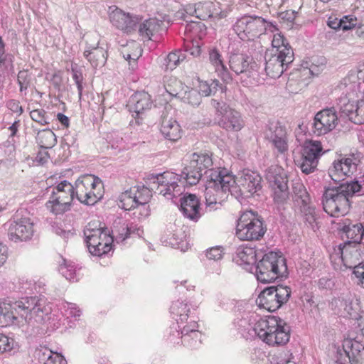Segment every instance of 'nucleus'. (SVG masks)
I'll use <instances>...</instances> for the list:
<instances>
[{
	"instance_id": "nucleus-36",
	"label": "nucleus",
	"mask_w": 364,
	"mask_h": 364,
	"mask_svg": "<svg viewBox=\"0 0 364 364\" xmlns=\"http://www.w3.org/2000/svg\"><path fill=\"white\" fill-rule=\"evenodd\" d=\"M270 50H277V53L284 55V57H287V60H289L290 58L294 56L291 48L280 33L273 35L272 48Z\"/></svg>"
},
{
	"instance_id": "nucleus-51",
	"label": "nucleus",
	"mask_w": 364,
	"mask_h": 364,
	"mask_svg": "<svg viewBox=\"0 0 364 364\" xmlns=\"http://www.w3.org/2000/svg\"><path fill=\"white\" fill-rule=\"evenodd\" d=\"M43 355L47 357L44 364H67L66 360L62 355L53 353L47 348H45Z\"/></svg>"
},
{
	"instance_id": "nucleus-38",
	"label": "nucleus",
	"mask_w": 364,
	"mask_h": 364,
	"mask_svg": "<svg viewBox=\"0 0 364 364\" xmlns=\"http://www.w3.org/2000/svg\"><path fill=\"white\" fill-rule=\"evenodd\" d=\"M186 85L173 76H166L164 80V89L171 97L178 98L185 88Z\"/></svg>"
},
{
	"instance_id": "nucleus-40",
	"label": "nucleus",
	"mask_w": 364,
	"mask_h": 364,
	"mask_svg": "<svg viewBox=\"0 0 364 364\" xmlns=\"http://www.w3.org/2000/svg\"><path fill=\"white\" fill-rule=\"evenodd\" d=\"M71 204L51 195L49 200L46 203V208L51 213L58 215L70 210Z\"/></svg>"
},
{
	"instance_id": "nucleus-14",
	"label": "nucleus",
	"mask_w": 364,
	"mask_h": 364,
	"mask_svg": "<svg viewBox=\"0 0 364 364\" xmlns=\"http://www.w3.org/2000/svg\"><path fill=\"white\" fill-rule=\"evenodd\" d=\"M343 91V94L346 95V98L340 99V110L346 114L349 120L352 122L361 124L364 123V100H358L355 103L350 101L354 97L357 96V92H353L348 90L350 93L351 97L346 92V89L341 90Z\"/></svg>"
},
{
	"instance_id": "nucleus-17",
	"label": "nucleus",
	"mask_w": 364,
	"mask_h": 364,
	"mask_svg": "<svg viewBox=\"0 0 364 364\" xmlns=\"http://www.w3.org/2000/svg\"><path fill=\"white\" fill-rule=\"evenodd\" d=\"M265 72L272 78L281 76L289 64L294 60V56L287 60V57L277 53V50H267L265 53Z\"/></svg>"
},
{
	"instance_id": "nucleus-19",
	"label": "nucleus",
	"mask_w": 364,
	"mask_h": 364,
	"mask_svg": "<svg viewBox=\"0 0 364 364\" xmlns=\"http://www.w3.org/2000/svg\"><path fill=\"white\" fill-rule=\"evenodd\" d=\"M267 178L274 191V200L277 203L284 202L289 196L286 174L280 168H275L274 172H268Z\"/></svg>"
},
{
	"instance_id": "nucleus-44",
	"label": "nucleus",
	"mask_w": 364,
	"mask_h": 364,
	"mask_svg": "<svg viewBox=\"0 0 364 364\" xmlns=\"http://www.w3.org/2000/svg\"><path fill=\"white\" fill-rule=\"evenodd\" d=\"M135 198L136 192H134V188L127 190L119 196V206L127 210L135 208H136Z\"/></svg>"
},
{
	"instance_id": "nucleus-60",
	"label": "nucleus",
	"mask_w": 364,
	"mask_h": 364,
	"mask_svg": "<svg viewBox=\"0 0 364 364\" xmlns=\"http://www.w3.org/2000/svg\"><path fill=\"white\" fill-rule=\"evenodd\" d=\"M12 341L10 338L0 333V352L9 350L12 348Z\"/></svg>"
},
{
	"instance_id": "nucleus-37",
	"label": "nucleus",
	"mask_w": 364,
	"mask_h": 364,
	"mask_svg": "<svg viewBox=\"0 0 364 364\" xmlns=\"http://www.w3.org/2000/svg\"><path fill=\"white\" fill-rule=\"evenodd\" d=\"M122 53L123 58L129 61L132 69L134 70L136 61L141 55L142 50L138 43L132 41L122 50Z\"/></svg>"
},
{
	"instance_id": "nucleus-52",
	"label": "nucleus",
	"mask_w": 364,
	"mask_h": 364,
	"mask_svg": "<svg viewBox=\"0 0 364 364\" xmlns=\"http://www.w3.org/2000/svg\"><path fill=\"white\" fill-rule=\"evenodd\" d=\"M198 93H200V96H209L213 92L214 89L216 88L217 86L219 85V81L217 80H214L212 81L211 84H209L206 81L198 80Z\"/></svg>"
},
{
	"instance_id": "nucleus-39",
	"label": "nucleus",
	"mask_w": 364,
	"mask_h": 364,
	"mask_svg": "<svg viewBox=\"0 0 364 364\" xmlns=\"http://www.w3.org/2000/svg\"><path fill=\"white\" fill-rule=\"evenodd\" d=\"M181 333L182 342L191 348H196L200 343L201 333L196 329L185 326Z\"/></svg>"
},
{
	"instance_id": "nucleus-20",
	"label": "nucleus",
	"mask_w": 364,
	"mask_h": 364,
	"mask_svg": "<svg viewBox=\"0 0 364 364\" xmlns=\"http://www.w3.org/2000/svg\"><path fill=\"white\" fill-rule=\"evenodd\" d=\"M357 164L354 159L341 158L336 160L328 168V176L334 182L340 183L346 176H350L355 172Z\"/></svg>"
},
{
	"instance_id": "nucleus-29",
	"label": "nucleus",
	"mask_w": 364,
	"mask_h": 364,
	"mask_svg": "<svg viewBox=\"0 0 364 364\" xmlns=\"http://www.w3.org/2000/svg\"><path fill=\"white\" fill-rule=\"evenodd\" d=\"M340 230L345 235L348 240L345 243H360L364 235V228L362 224H351L349 220H346Z\"/></svg>"
},
{
	"instance_id": "nucleus-42",
	"label": "nucleus",
	"mask_w": 364,
	"mask_h": 364,
	"mask_svg": "<svg viewBox=\"0 0 364 364\" xmlns=\"http://www.w3.org/2000/svg\"><path fill=\"white\" fill-rule=\"evenodd\" d=\"M190 163L195 166L201 172L210 167L213 164L212 159L207 153H194L191 155Z\"/></svg>"
},
{
	"instance_id": "nucleus-61",
	"label": "nucleus",
	"mask_w": 364,
	"mask_h": 364,
	"mask_svg": "<svg viewBox=\"0 0 364 364\" xmlns=\"http://www.w3.org/2000/svg\"><path fill=\"white\" fill-rule=\"evenodd\" d=\"M72 77L75 82H80L83 81V76L81 70L78 69L76 64H72L71 65Z\"/></svg>"
},
{
	"instance_id": "nucleus-43",
	"label": "nucleus",
	"mask_w": 364,
	"mask_h": 364,
	"mask_svg": "<svg viewBox=\"0 0 364 364\" xmlns=\"http://www.w3.org/2000/svg\"><path fill=\"white\" fill-rule=\"evenodd\" d=\"M178 99L192 106H198L201 102V96L198 90L186 85Z\"/></svg>"
},
{
	"instance_id": "nucleus-63",
	"label": "nucleus",
	"mask_w": 364,
	"mask_h": 364,
	"mask_svg": "<svg viewBox=\"0 0 364 364\" xmlns=\"http://www.w3.org/2000/svg\"><path fill=\"white\" fill-rule=\"evenodd\" d=\"M7 107L13 112L16 113L18 114H21L23 112L22 107L20 105L19 102L16 100H10L9 102H8Z\"/></svg>"
},
{
	"instance_id": "nucleus-13",
	"label": "nucleus",
	"mask_w": 364,
	"mask_h": 364,
	"mask_svg": "<svg viewBox=\"0 0 364 364\" xmlns=\"http://www.w3.org/2000/svg\"><path fill=\"white\" fill-rule=\"evenodd\" d=\"M262 178L250 171H243L240 178L231 184V195L235 198H249L257 193L262 188Z\"/></svg>"
},
{
	"instance_id": "nucleus-22",
	"label": "nucleus",
	"mask_w": 364,
	"mask_h": 364,
	"mask_svg": "<svg viewBox=\"0 0 364 364\" xmlns=\"http://www.w3.org/2000/svg\"><path fill=\"white\" fill-rule=\"evenodd\" d=\"M230 68L237 75L246 73L250 75L257 70V64L252 58L243 53H232L229 58Z\"/></svg>"
},
{
	"instance_id": "nucleus-6",
	"label": "nucleus",
	"mask_w": 364,
	"mask_h": 364,
	"mask_svg": "<svg viewBox=\"0 0 364 364\" xmlns=\"http://www.w3.org/2000/svg\"><path fill=\"white\" fill-rule=\"evenodd\" d=\"M287 274L286 259L279 253L270 252L265 254L257 264V278L262 283L274 282Z\"/></svg>"
},
{
	"instance_id": "nucleus-11",
	"label": "nucleus",
	"mask_w": 364,
	"mask_h": 364,
	"mask_svg": "<svg viewBox=\"0 0 364 364\" xmlns=\"http://www.w3.org/2000/svg\"><path fill=\"white\" fill-rule=\"evenodd\" d=\"M291 293V289L287 286H272L259 294L256 303L261 309L274 311L289 301Z\"/></svg>"
},
{
	"instance_id": "nucleus-45",
	"label": "nucleus",
	"mask_w": 364,
	"mask_h": 364,
	"mask_svg": "<svg viewBox=\"0 0 364 364\" xmlns=\"http://www.w3.org/2000/svg\"><path fill=\"white\" fill-rule=\"evenodd\" d=\"M237 257L241 263L252 264L256 262V251L250 247H240L237 250Z\"/></svg>"
},
{
	"instance_id": "nucleus-57",
	"label": "nucleus",
	"mask_w": 364,
	"mask_h": 364,
	"mask_svg": "<svg viewBox=\"0 0 364 364\" xmlns=\"http://www.w3.org/2000/svg\"><path fill=\"white\" fill-rule=\"evenodd\" d=\"M180 50L170 53L166 59L167 69L173 70L179 64Z\"/></svg>"
},
{
	"instance_id": "nucleus-28",
	"label": "nucleus",
	"mask_w": 364,
	"mask_h": 364,
	"mask_svg": "<svg viewBox=\"0 0 364 364\" xmlns=\"http://www.w3.org/2000/svg\"><path fill=\"white\" fill-rule=\"evenodd\" d=\"M213 6V3L210 1L198 2L195 4L187 5L185 8V11L190 16L205 21L212 16Z\"/></svg>"
},
{
	"instance_id": "nucleus-18",
	"label": "nucleus",
	"mask_w": 364,
	"mask_h": 364,
	"mask_svg": "<svg viewBox=\"0 0 364 364\" xmlns=\"http://www.w3.org/2000/svg\"><path fill=\"white\" fill-rule=\"evenodd\" d=\"M33 233V223L26 217L11 222L8 228L9 239L14 242L29 240Z\"/></svg>"
},
{
	"instance_id": "nucleus-8",
	"label": "nucleus",
	"mask_w": 364,
	"mask_h": 364,
	"mask_svg": "<svg viewBox=\"0 0 364 364\" xmlns=\"http://www.w3.org/2000/svg\"><path fill=\"white\" fill-rule=\"evenodd\" d=\"M267 29L272 32L277 30L272 23L256 16H242L233 25L235 33L242 41L254 40L264 33Z\"/></svg>"
},
{
	"instance_id": "nucleus-56",
	"label": "nucleus",
	"mask_w": 364,
	"mask_h": 364,
	"mask_svg": "<svg viewBox=\"0 0 364 364\" xmlns=\"http://www.w3.org/2000/svg\"><path fill=\"white\" fill-rule=\"evenodd\" d=\"M31 119L41 125L48 124V117L46 116L45 110L37 109L30 112Z\"/></svg>"
},
{
	"instance_id": "nucleus-53",
	"label": "nucleus",
	"mask_w": 364,
	"mask_h": 364,
	"mask_svg": "<svg viewBox=\"0 0 364 364\" xmlns=\"http://www.w3.org/2000/svg\"><path fill=\"white\" fill-rule=\"evenodd\" d=\"M346 183L348 184L350 193H351L352 196L355 194H358V196L364 195V173L355 181Z\"/></svg>"
},
{
	"instance_id": "nucleus-62",
	"label": "nucleus",
	"mask_w": 364,
	"mask_h": 364,
	"mask_svg": "<svg viewBox=\"0 0 364 364\" xmlns=\"http://www.w3.org/2000/svg\"><path fill=\"white\" fill-rule=\"evenodd\" d=\"M9 257L7 246L0 242V267L4 264Z\"/></svg>"
},
{
	"instance_id": "nucleus-16",
	"label": "nucleus",
	"mask_w": 364,
	"mask_h": 364,
	"mask_svg": "<svg viewBox=\"0 0 364 364\" xmlns=\"http://www.w3.org/2000/svg\"><path fill=\"white\" fill-rule=\"evenodd\" d=\"M338 123V117L334 108H326L318 112L314 118L313 132L325 135L333 131Z\"/></svg>"
},
{
	"instance_id": "nucleus-31",
	"label": "nucleus",
	"mask_w": 364,
	"mask_h": 364,
	"mask_svg": "<svg viewBox=\"0 0 364 364\" xmlns=\"http://www.w3.org/2000/svg\"><path fill=\"white\" fill-rule=\"evenodd\" d=\"M73 188V185L65 180L53 188L51 195L67 203H72L75 197Z\"/></svg>"
},
{
	"instance_id": "nucleus-2",
	"label": "nucleus",
	"mask_w": 364,
	"mask_h": 364,
	"mask_svg": "<svg viewBox=\"0 0 364 364\" xmlns=\"http://www.w3.org/2000/svg\"><path fill=\"white\" fill-rule=\"evenodd\" d=\"M131 232V228L128 224L118 219L114 222L112 235L102 228H97L95 223H90L86 226L84 235L90 252L100 257L110 251L114 238L118 242H123Z\"/></svg>"
},
{
	"instance_id": "nucleus-59",
	"label": "nucleus",
	"mask_w": 364,
	"mask_h": 364,
	"mask_svg": "<svg viewBox=\"0 0 364 364\" xmlns=\"http://www.w3.org/2000/svg\"><path fill=\"white\" fill-rule=\"evenodd\" d=\"M18 82L20 90L22 92L28 88L30 84V77L27 71H20L18 74Z\"/></svg>"
},
{
	"instance_id": "nucleus-4",
	"label": "nucleus",
	"mask_w": 364,
	"mask_h": 364,
	"mask_svg": "<svg viewBox=\"0 0 364 364\" xmlns=\"http://www.w3.org/2000/svg\"><path fill=\"white\" fill-rule=\"evenodd\" d=\"M255 334L269 346H283L290 338L289 327L277 316L261 318L253 327Z\"/></svg>"
},
{
	"instance_id": "nucleus-26",
	"label": "nucleus",
	"mask_w": 364,
	"mask_h": 364,
	"mask_svg": "<svg viewBox=\"0 0 364 364\" xmlns=\"http://www.w3.org/2000/svg\"><path fill=\"white\" fill-rule=\"evenodd\" d=\"M96 45L95 46V45L87 43V49L84 52L85 58L89 61L93 68L103 67L107 58L106 49L98 46V42Z\"/></svg>"
},
{
	"instance_id": "nucleus-21",
	"label": "nucleus",
	"mask_w": 364,
	"mask_h": 364,
	"mask_svg": "<svg viewBox=\"0 0 364 364\" xmlns=\"http://www.w3.org/2000/svg\"><path fill=\"white\" fill-rule=\"evenodd\" d=\"M109 16L112 25L125 33L132 32L139 21L136 16H131L117 7H109Z\"/></svg>"
},
{
	"instance_id": "nucleus-27",
	"label": "nucleus",
	"mask_w": 364,
	"mask_h": 364,
	"mask_svg": "<svg viewBox=\"0 0 364 364\" xmlns=\"http://www.w3.org/2000/svg\"><path fill=\"white\" fill-rule=\"evenodd\" d=\"M181 210L187 218L198 220L200 217V203L194 194H188L181 199Z\"/></svg>"
},
{
	"instance_id": "nucleus-12",
	"label": "nucleus",
	"mask_w": 364,
	"mask_h": 364,
	"mask_svg": "<svg viewBox=\"0 0 364 364\" xmlns=\"http://www.w3.org/2000/svg\"><path fill=\"white\" fill-rule=\"evenodd\" d=\"M211 105L215 109L218 119V125L228 132H238L245 125L240 114L230 108L225 102L211 100Z\"/></svg>"
},
{
	"instance_id": "nucleus-49",
	"label": "nucleus",
	"mask_w": 364,
	"mask_h": 364,
	"mask_svg": "<svg viewBox=\"0 0 364 364\" xmlns=\"http://www.w3.org/2000/svg\"><path fill=\"white\" fill-rule=\"evenodd\" d=\"M294 198L296 201L301 200V205L309 203L310 197L304 185L301 183H296L293 186Z\"/></svg>"
},
{
	"instance_id": "nucleus-47",
	"label": "nucleus",
	"mask_w": 364,
	"mask_h": 364,
	"mask_svg": "<svg viewBox=\"0 0 364 364\" xmlns=\"http://www.w3.org/2000/svg\"><path fill=\"white\" fill-rule=\"evenodd\" d=\"M59 272L66 278V279L71 282H76L78 279L79 273L76 270V267L71 262L63 261L59 266Z\"/></svg>"
},
{
	"instance_id": "nucleus-3",
	"label": "nucleus",
	"mask_w": 364,
	"mask_h": 364,
	"mask_svg": "<svg viewBox=\"0 0 364 364\" xmlns=\"http://www.w3.org/2000/svg\"><path fill=\"white\" fill-rule=\"evenodd\" d=\"M204 174L207 178L204 193L207 208L209 210H216L228 193H231V184L235 183V177L225 168L209 169L204 171Z\"/></svg>"
},
{
	"instance_id": "nucleus-7",
	"label": "nucleus",
	"mask_w": 364,
	"mask_h": 364,
	"mask_svg": "<svg viewBox=\"0 0 364 364\" xmlns=\"http://www.w3.org/2000/svg\"><path fill=\"white\" fill-rule=\"evenodd\" d=\"M76 198L86 205H94L104 194L102 181L92 174L80 176L73 185Z\"/></svg>"
},
{
	"instance_id": "nucleus-32",
	"label": "nucleus",
	"mask_w": 364,
	"mask_h": 364,
	"mask_svg": "<svg viewBox=\"0 0 364 364\" xmlns=\"http://www.w3.org/2000/svg\"><path fill=\"white\" fill-rule=\"evenodd\" d=\"M209 62L219 77L225 81L230 80L228 70L223 63L222 55L217 50L213 49L209 52Z\"/></svg>"
},
{
	"instance_id": "nucleus-50",
	"label": "nucleus",
	"mask_w": 364,
	"mask_h": 364,
	"mask_svg": "<svg viewBox=\"0 0 364 364\" xmlns=\"http://www.w3.org/2000/svg\"><path fill=\"white\" fill-rule=\"evenodd\" d=\"M301 212L304 214L305 221L314 227V224L316 223L317 215L314 207L309 203L303 204L301 205Z\"/></svg>"
},
{
	"instance_id": "nucleus-64",
	"label": "nucleus",
	"mask_w": 364,
	"mask_h": 364,
	"mask_svg": "<svg viewBox=\"0 0 364 364\" xmlns=\"http://www.w3.org/2000/svg\"><path fill=\"white\" fill-rule=\"evenodd\" d=\"M355 277L358 279L360 284L364 288V266L357 268Z\"/></svg>"
},
{
	"instance_id": "nucleus-58",
	"label": "nucleus",
	"mask_w": 364,
	"mask_h": 364,
	"mask_svg": "<svg viewBox=\"0 0 364 364\" xmlns=\"http://www.w3.org/2000/svg\"><path fill=\"white\" fill-rule=\"evenodd\" d=\"M223 256V250L221 247H214L207 250L206 257L209 259L215 261L222 259Z\"/></svg>"
},
{
	"instance_id": "nucleus-41",
	"label": "nucleus",
	"mask_w": 364,
	"mask_h": 364,
	"mask_svg": "<svg viewBox=\"0 0 364 364\" xmlns=\"http://www.w3.org/2000/svg\"><path fill=\"white\" fill-rule=\"evenodd\" d=\"M36 139L40 146L45 149L53 147L57 142L55 134L49 129L38 132Z\"/></svg>"
},
{
	"instance_id": "nucleus-35",
	"label": "nucleus",
	"mask_w": 364,
	"mask_h": 364,
	"mask_svg": "<svg viewBox=\"0 0 364 364\" xmlns=\"http://www.w3.org/2000/svg\"><path fill=\"white\" fill-rule=\"evenodd\" d=\"M323 153L322 144L319 141L306 140L301 146V154L307 156L318 161Z\"/></svg>"
},
{
	"instance_id": "nucleus-55",
	"label": "nucleus",
	"mask_w": 364,
	"mask_h": 364,
	"mask_svg": "<svg viewBox=\"0 0 364 364\" xmlns=\"http://www.w3.org/2000/svg\"><path fill=\"white\" fill-rule=\"evenodd\" d=\"M342 20V30L348 31L356 28L358 25V20L353 15H346L341 18Z\"/></svg>"
},
{
	"instance_id": "nucleus-54",
	"label": "nucleus",
	"mask_w": 364,
	"mask_h": 364,
	"mask_svg": "<svg viewBox=\"0 0 364 364\" xmlns=\"http://www.w3.org/2000/svg\"><path fill=\"white\" fill-rule=\"evenodd\" d=\"M134 192H136V205H144L146 204L150 198V191L145 187H143L141 190L134 188Z\"/></svg>"
},
{
	"instance_id": "nucleus-25",
	"label": "nucleus",
	"mask_w": 364,
	"mask_h": 364,
	"mask_svg": "<svg viewBox=\"0 0 364 364\" xmlns=\"http://www.w3.org/2000/svg\"><path fill=\"white\" fill-rule=\"evenodd\" d=\"M343 347L351 364H364V343L355 339H346Z\"/></svg>"
},
{
	"instance_id": "nucleus-46",
	"label": "nucleus",
	"mask_w": 364,
	"mask_h": 364,
	"mask_svg": "<svg viewBox=\"0 0 364 364\" xmlns=\"http://www.w3.org/2000/svg\"><path fill=\"white\" fill-rule=\"evenodd\" d=\"M318 161L312 158L306 156L305 155L301 154L299 159L296 160V164L300 168L301 171L305 174H309L313 173L317 166Z\"/></svg>"
},
{
	"instance_id": "nucleus-5",
	"label": "nucleus",
	"mask_w": 364,
	"mask_h": 364,
	"mask_svg": "<svg viewBox=\"0 0 364 364\" xmlns=\"http://www.w3.org/2000/svg\"><path fill=\"white\" fill-rule=\"evenodd\" d=\"M350 197L352 195L346 183L334 182L325 186L322 196L324 211L334 217L345 215L349 210Z\"/></svg>"
},
{
	"instance_id": "nucleus-30",
	"label": "nucleus",
	"mask_w": 364,
	"mask_h": 364,
	"mask_svg": "<svg viewBox=\"0 0 364 364\" xmlns=\"http://www.w3.org/2000/svg\"><path fill=\"white\" fill-rule=\"evenodd\" d=\"M161 132L168 140L177 141L181 137V129L178 123L172 118L164 117L161 125Z\"/></svg>"
},
{
	"instance_id": "nucleus-15",
	"label": "nucleus",
	"mask_w": 364,
	"mask_h": 364,
	"mask_svg": "<svg viewBox=\"0 0 364 364\" xmlns=\"http://www.w3.org/2000/svg\"><path fill=\"white\" fill-rule=\"evenodd\" d=\"M182 179L180 176L173 173L166 171L156 176V181L154 183L158 184L159 193L168 199H173L182 194L183 186Z\"/></svg>"
},
{
	"instance_id": "nucleus-48",
	"label": "nucleus",
	"mask_w": 364,
	"mask_h": 364,
	"mask_svg": "<svg viewBox=\"0 0 364 364\" xmlns=\"http://www.w3.org/2000/svg\"><path fill=\"white\" fill-rule=\"evenodd\" d=\"M170 311L172 314L179 316V320L183 322L187 320L190 309L186 303L177 301L172 304Z\"/></svg>"
},
{
	"instance_id": "nucleus-1",
	"label": "nucleus",
	"mask_w": 364,
	"mask_h": 364,
	"mask_svg": "<svg viewBox=\"0 0 364 364\" xmlns=\"http://www.w3.org/2000/svg\"><path fill=\"white\" fill-rule=\"evenodd\" d=\"M51 311V308L44 299L37 296L26 297L13 305L4 304L0 306V326H9L29 322L34 318L41 322Z\"/></svg>"
},
{
	"instance_id": "nucleus-10",
	"label": "nucleus",
	"mask_w": 364,
	"mask_h": 364,
	"mask_svg": "<svg viewBox=\"0 0 364 364\" xmlns=\"http://www.w3.org/2000/svg\"><path fill=\"white\" fill-rule=\"evenodd\" d=\"M265 231L262 221L251 210L244 212L238 219L236 236L240 240H258Z\"/></svg>"
},
{
	"instance_id": "nucleus-24",
	"label": "nucleus",
	"mask_w": 364,
	"mask_h": 364,
	"mask_svg": "<svg viewBox=\"0 0 364 364\" xmlns=\"http://www.w3.org/2000/svg\"><path fill=\"white\" fill-rule=\"evenodd\" d=\"M266 136L279 153L283 154L287 151V132L279 124H272L266 132Z\"/></svg>"
},
{
	"instance_id": "nucleus-34",
	"label": "nucleus",
	"mask_w": 364,
	"mask_h": 364,
	"mask_svg": "<svg viewBox=\"0 0 364 364\" xmlns=\"http://www.w3.org/2000/svg\"><path fill=\"white\" fill-rule=\"evenodd\" d=\"M203 174V173L201 172V170L198 169L195 166L189 162V164L183 168L181 174L179 175L180 178L182 179V186H193L197 184Z\"/></svg>"
},
{
	"instance_id": "nucleus-33",
	"label": "nucleus",
	"mask_w": 364,
	"mask_h": 364,
	"mask_svg": "<svg viewBox=\"0 0 364 364\" xmlns=\"http://www.w3.org/2000/svg\"><path fill=\"white\" fill-rule=\"evenodd\" d=\"M162 23V21L156 18L146 19L139 23L138 33L142 38L151 40V36L159 30Z\"/></svg>"
},
{
	"instance_id": "nucleus-23",
	"label": "nucleus",
	"mask_w": 364,
	"mask_h": 364,
	"mask_svg": "<svg viewBox=\"0 0 364 364\" xmlns=\"http://www.w3.org/2000/svg\"><path fill=\"white\" fill-rule=\"evenodd\" d=\"M152 100L149 93L146 92H137L134 93L129 100V111L136 119H140L143 113L151 109Z\"/></svg>"
},
{
	"instance_id": "nucleus-9",
	"label": "nucleus",
	"mask_w": 364,
	"mask_h": 364,
	"mask_svg": "<svg viewBox=\"0 0 364 364\" xmlns=\"http://www.w3.org/2000/svg\"><path fill=\"white\" fill-rule=\"evenodd\" d=\"M332 262H341L346 268H353L355 275L357 268L364 267V245L362 243H344L333 249L330 255Z\"/></svg>"
}]
</instances>
